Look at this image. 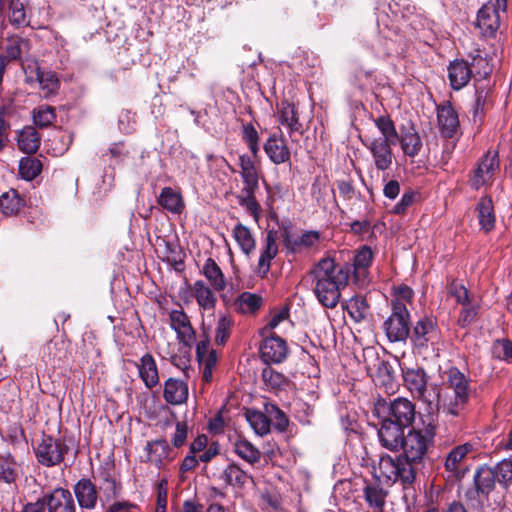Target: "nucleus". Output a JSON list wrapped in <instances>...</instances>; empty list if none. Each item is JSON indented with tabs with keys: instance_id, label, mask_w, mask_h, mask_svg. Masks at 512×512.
<instances>
[{
	"instance_id": "f257e3e1",
	"label": "nucleus",
	"mask_w": 512,
	"mask_h": 512,
	"mask_svg": "<svg viewBox=\"0 0 512 512\" xmlns=\"http://www.w3.org/2000/svg\"><path fill=\"white\" fill-rule=\"evenodd\" d=\"M435 426L421 420L404 434L401 447L403 454L397 456L383 455L374 467L375 477L379 481L393 484L400 481L410 485L416 478V465L425 458L435 436Z\"/></svg>"
},
{
	"instance_id": "f03ea898",
	"label": "nucleus",
	"mask_w": 512,
	"mask_h": 512,
	"mask_svg": "<svg viewBox=\"0 0 512 512\" xmlns=\"http://www.w3.org/2000/svg\"><path fill=\"white\" fill-rule=\"evenodd\" d=\"M313 291L318 301L326 308L337 306L341 290L346 287L349 269L337 265L332 258L321 259L310 272Z\"/></svg>"
},
{
	"instance_id": "7ed1b4c3",
	"label": "nucleus",
	"mask_w": 512,
	"mask_h": 512,
	"mask_svg": "<svg viewBox=\"0 0 512 512\" xmlns=\"http://www.w3.org/2000/svg\"><path fill=\"white\" fill-rule=\"evenodd\" d=\"M373 122L381 136H365L361 138V142L371 153L376 169L386 171L393 164L394 154L392 147L397 142L398 131L392 119L387 115H381L373 119Z\"/></svg>"
},
{
	"instance_id": "20e7f679",
	"label": "nucleus",
	"mask_w": 512,
	"mask_h": 512,
	"mask_svg": "<svg viewBox=\"0 0 512 512\" xmlns=\"http://www.w3.org/2000/svg\"><path fill=\"white\" fill-rule=\"evenodd\" d=\"M445 375L449 393L443 400V411L451 416H459L469 402L470 379L457 367L449 368Z\"/></svg>"
},
{
	"instance_id": "39448f33",
	"label": "nucleus",
	"mask_w": 512,
	"mask_h": 512,
	"mask_svg": "<svg viewBox=\"0 0 512 512\" xmlns=\"http://www.w3.org/2000/svg\"><path fill=\"white\" fill-rule=\"evenodd\" d=\"M402 377L405 387L413 397L428 404L439 400L438 387L428 382L429 378L423 368H402Z\"/></svg>"
},
{
	"instance_id": "423d86ee",
	"label": "nucleus",
	"mask_w": 512,
	"mask_h": 512,
	"mask_svg": "<svg viewBox=\"0 0 512 512\" xmlns=\"http://www.w3.org/2000/svg\"><path fill=\"white\" fill-rule=\"evenodd\" d=\"M392 313L385 320L383 327L391 342L405 341L409 336V312L405 303L392 301Z\"/></svg>"
},
{
	"instance_id": "0eeeda50",
	"label": "nucleus",
	"mask_w": 512,
	"mask_h": 512,
	"mask_svg": "<svg viewBox=\"0 0 512 512\" xmlns=\"http://www.w3.org/2000/svg\"><path fill=\"white\" fill-rule=\"evenodd\" d=\"M37 461L45 467H53L61 464L65 454L68 452V446L58 438L43 435L40 442L34 448Z\"/></svg>"
},
{
	"instance_id": "6e6552de",
	"label": "nucleus",
	"mask_w": 512,
	"mask_h": 512,
	"mask_svg": "<svg viewBox=\"0 0 512 512\" xmlns=\"http://www.w3.org/2000/svg\"><path fill=\"white\" fill-rule=\"evenodd\" d=\"M507 10V0H489L477 13V27L484 36H494L500 27V12Z\"/></svg>"
},
{
	"instance_id": "1a4fd4ad",
	"label": "nucleus",
	"mask_w": 512,
	"mask_h": 512,
	"mask_svg": "<svg viewBox=\"0 0 512 512\" xmlns=\"http://www.w3.org/2000/svg\"><path fill=\"white\" fill-rule=\"evenodd\" d=\"M388 418H392L394 423L399 424L403 428H411L417 423H421L423 420L421 414H419V420L416 421V407L415 404L407 398H396L390 402L388 408Z\"/></svg>"
},
{
	"instance_id": "9d476101",
	"label": "nucleus",
	"mask_w": 512,
	"mask_h": 512,
	"mask_svg": "<svg viewBox=\"0 0 512 512\" xmlns=\"http://www.w3.org/2000/svg\"><path fill=\"white\" fill-rule=\"evenodd\" d=\"M169 322L171 329L177 335L179 343L186 347H192L196 340V334L188 315L182 309L172 310L169 313Z\"/></svg>"
},
{
	"instance_id": "9b49d317",
	"label": "nucleus",
	"mask_w": 512,
	"mask_h": 512,
	"mask_svg": "<svg viewBox=\"0 0 512 512\" xmlns=\"http://www.w3.org/2000/svg\"><path fill=\"white\" fill-rule=\"evenodd\" d=\"M265 336L261 346V358L266 363H281L288 355L286 341L275 334H263Z\"/></svg>"
},
{
	"instance_id": "f8f14e48",
	"label": "nucleus",
	"mask_w": 512,
	"mask_h": 512,
	"mask_svg": "<svg viewBox=\"0 0 512 512\" xmlns=\"http://www.w3.org/2000/svg\"><path fill=\"white\" fill-rule=\"evenodd\" d=\"M498 169L499 161L497 154L488 152L481 158L477 168L474 170L470 178L471 186L475 189H479L487 185L492 181Z\"/></svg>"
},
{
	"instance_id": "ddd939ff",
	"label": "nucleus",
	"mask_w": 512,
	"mask_h": 512,
	"mask_svg": "<svg viewBox=\"0 0 512 512\" xmlns=\"http://www.w3.org/2000/svg\"><path fill=\"white\" fill-rule=\"evenodd\" d=\"M438 329L433 319L420 318L412 331L411 341L419 349L427 348L429 344H434L438 339Z\"/></svg>"
},
{
	"instance_id": "4468645a",
	"label": "nucleus",
	"mask_w": 512,
	"mask_h": 512,
	"mask_svg": "<svg viewBox=\"0 0 512 512\" xmlns=\"http://www.w3.org/2000/svg\"><path fill=\"white\" fill-rule=\"evenodd\" d=\"M404 434V428L394 423L392 418L383 419L378 429L380 444L390 451L400 449Z\"/></svg>"
},
{
	"instance_id": "2eb2a0df",
	"label": "nucleus",
	"mask_w": 512,
	"mask_h": 512,
	"mask_svg": "<svg viewBox=\"0 0 512 512\" xmlns=\"http://www.w3.org/2000/svg\"><path fill=\"white\" fill-rule=\"evenodd\" d=\"M472 451L473 445L471 443H464L454 447L445 458V470L457 479L462 478L466 470V458Z\"/></svg>"
},
{
	"instance_id": "dca6fc26",
	"label": "nucleus",
	"mask_w": 512,
	"mask_h": 512,
	"mask_svg": "<svg viewBox=\"0 0 512 512\" xmlns=\"http://www.w3.org/2000/svg\"><path fill=\"white\" fill-rule=\"evenodd\" d=\"M397 141L404 155L411 158L417 156L423 146L419 133L411 123L400 127Z\"/></svg>"
},
{
	"instance_id": "f3484780",
	"label": "nucleus",
	"mask_w": 512,
	"mask_h": 512,
	"mask_svg": "<svg viewBox=\"0 0 512 512\" xmlns=\"http://www.w3.org/2000/svg\"><path fill=\"white\" fill-rule=\"evenodd\" d=\"M320 242V233L318 231H305L300 236L294 237L288 233L284 236V246L291 253H301L303 251L317 248Z\"/></svg>"
},
{
	"instance_id": "a211bd4d",
	"label": "nucleus",
	"mask_w": 512,
	"mask_h": 512,
	"mask_svg": "<svg viewBox=\"0 0 512 512\" xmlns=\"http://www.w3.org/2000/svg\"><path fill=\"white\" fill-rule=\"evenodd\" d=\"M48 512H76V504L69 490L58 488L46 496Z\"/></svg>"
},
{
	"instance_id": "6ab92c4d",
	"label": "nucleus",
	"mask_w": 512,
	"mask_h": 512,
	"mask_svg": "<svg viewBox=\"0 0 512 512\" xmlns=\"http://www.w3.org/2000/svg\"><path fill=\"white\" fill-rule=\"evenodd\" d=\"M215 290L203 280H197L191 286L192 296L195 298L202 312H213L217 303Z\"/></svg>"
},
{
	"instance_id": "aec40b11",
	"label": "nucleus",
	"mask_w": 512,
	"mask_h": 512,
	"mask_svg": "<svg viewBox=\"0 0 512 512\" xmlns=\"http://www.w3.org/2000/svg\"><path fill=\"white\" fill-rule=\"evenodd\" d=\"M437 121L440 132L444 137L451 138L457 132L459 127L458 114L450 104L438 107Z\"/></svg>"
},
{
	"instance_id": "412c9836",
	"label": "nucleus",
	"mask_w": 512,
	"mask_h": 512,
	"mask_svg": "<svg viewBox=\"0 0 512 512\" xmlns=\"http://www.w3.org/2000/svg\"><path fill=\"white\" fill-rule=\"evenodd\" d=\"M264 150L269 159L275 164L285 163L290 159V151L285 140L276 133L270 135L267 139Z\"/></svg>"
},
{
	"instance_id": "4be33fe9",
	"label": "nucleus",
	"mask_w": 512,
	"mask_h": 512,
	"mask_svg": "<svg viewBox=\"0 0 512 512\" xmlns=\"http://www.w3.org/2000/svg\"><path fill=\"white\" fill-rule=\"evenodd\" d=\"M74 493L81 508L93 509L98 499L96 486L89 479H80L74 486Z\"/></svg>"
},
{
	"instance_id": "5701e85b",
	"label": "nucleus",
	"mask_w": 512,
	"mask_h": 512,
	"mask_svg": "<svg viewBox=\"0 0 512 512\" xmlns=\"http://www.w3.org/2000/svg\"><path fill=\"white\" fill-rule=\"evenodd\" d=\"M163 397L171 405H181L188 398V386L182 380L169 378L164 383Z\"/></svg>"
},
{
	"instance_id": "b1692460",
	"label": "nucleus",
	"mask_w": 512,
	"mask_h": 512,
	"mask_svg": "<svg viewBox=\"0 0 512 512\" xmlns=\"http://www.w3.org/2000/svg\"><path fill=\"white\" fill-rule=\"evenodd\" d=\"M471 69L464 60L451 62L448 67V78L454 90H460L468 84L471 79Z\"/></svg>"
},
{
	"instance_id": "393cba45",
	"label": "nucleus",
	"mask_w": 512,
	"mask_h": 512,
	"mask_svg": "<svg viewBox=\"0 0 512 512\" xmlns=\"http://www.w3.org/2000/svg\"><path fill=\"white\" fill-rule=\"evenodd\" d=\"M139 377L149 389H152L159 383V375L156 362L149 353L143 355L137 364Z\"/></svg>"
},
{
	"instance_id": "a878e982",
	"label": "nucleus",
	"mask_w": 512,
	"mask_h": 512,
	"mask_svg": "<svg viewBox=\"0 0 512 512\" xmlns=\"http://www.w3.org/2000/svg\"><path fill=\"white\" fill-rule=\"evenodd\" d=\"M28 68L31 70V73H35L44 97H49L57 93L59 89V79L54 72L42 70L37 63H34L33 66H29Z\"/></svg>"
},
{
	"instance_id": "bb28decb",
	"label": "nucleus",
	"mask_w": 512,
	"mask_h": 512,
	"mask_svg": "<svg viewBox=\"0 0 512 512\" xmlns=\"http://www.w3.org/2000/svg\"><path fill=\"white\" fill-rule=\"evenodd\" d=\"M277 235L274 231H268L265 239V247L259 257L258 272L266 275L270 270L271 261L278 253V246L276 243Z\"/></svg>"
},
{
	"instance_id": "cd10ccee",
	"label": "nucleus",
	"mask_w": 512,
	"mask_h": 512,
	"mask_svg": "<svg viewBox=\"0 0 512 512\" xmlns=\"http://www.w3.org/2000/svg\"><path fill=\"white\" fill-rule=\"evenodd\" d=\"M201 274L204 275L209 282V287H212L216 292H221L226 288L225 276L221 268L212 258L206 259L202 266Z\"/></svg>"
},
{
	"instance_id": "c85d7f7f",
	"label": "nucleus",
	"mask_w": 512,
	"mask_h": 512,
	"mask_svg": "<svg viewBox=\"0 0 512 512\" xmlns=\"http://www.w3.org/2000/svg\"><path fill=\"white\" fill-rule=\"evenodd\" d=\"M145 451L147 461L160 468L168 458L170 448L166 440H155L147 443Z\"/></svg>"
},
{
	"instance_id": "c756f323",
	"label": "nucleus",
	"mask_w": 512,
	"mask_h": 512,
	"mask_svg": "<svg viewBox=\"0 0 512 512\" xmlns=\"http://www.w3.org/2000/svg\"><path fill=\"white\" fill-rule=\"evenodd\" d=\"M158 203L164 209L175 214H180L184 208V201L181 194L171 187L162 189L158 197Z\"/></svg>"
},
{
	"instance_id": "7c9ffc66",
	"label": "nucleus",
	"mask_w": 512,
	"mask_h": 512,
	"mask_svg": "<svg viewBox=\"0 0 512 512\" xmlns=\"http://www.w3.org/2000/svg\"><path fill=\"white\" fill-rule=\"evenodd\" d=\"M17 142L18 148L22 152L32 154L35 153L40 146V136L34 127L27 126L18 133Z\"/></svg>"
},
{
	"instance_id": "2f4dec72",
	"label": "nucleus",
	"mask_w": 512,
	"mask_h": 512,
	"mask_svg": "<svg viewBox=\"0 0 512 512\" xmlns=\"http://www.w3.org/2000/svg\"><path fill=\"white\" fill-rule=\"evenodd\" d=\"M476 210L478 212V220L481 228L485 232H489L495 225V213L492 200L488 197H483L477 204Z\"/></svg>"
},
{
	"instance_id": "473e14b6",
	"label": "nucleus",
	"mask_w": 512,
	"mask_h": 512,
	"mask_svg": "<svg viewBox=\"0 0 512 512\" xmlns=\"http://www.w3.org/2000/svg\"><path fill=\"white\" fill-rule=\"evenodd\" d=\"M256 191L241 188L236 199L238 204L243 207L255 221H258L261 216V206L255 197Z\"/></svg>"
},
{
	"instance_id": "72a5a7b5",
	"label": "nucleus",
	"mask_w": 512,
	"mask_h": 512,
	"mask_svg": "<svg viewBox=\"0 0 512 512\" xmlns=\"http://www.w3.org/2000/svg\"><path fill=\"white\" fill-rule=\"evenodd\" d=\"M232 235L242 252L249 255L255 249V239L248 227L238 223L232 230Z\"/></svg>"
},
{
	"instance_id": "f704fd0d",
	"label": "nucleus",
	"mask_w": 512,
	"mask_h": 512,
	"mask_svg": "<svg viewBox=\"0 0 512 512\" xmlns=\"http://www.w3.org/2000/svg\"><path fill=\"white\" fill-rule=\"evenodd\" d=\"M474 481L479 492L488 494L493 490L497 477L493 468L482 466L477 470Z\"/></svg>"
},
{
	"instance_id": "c9c22d12",
	"label": "nucleus",
	"mask_w": 512,
	"mask_h": 512,
	"mask_svg": "<svg viewBox=\"0 0 512 512\" xmlns=\"http://www.w3.org/2000/svg\"><path fill=\"white\" fill-rule=\"evenodd\" d=\"M279 121L282 125L289 128L290 132L299 131L301 124L299 123L297 112L292 103L282 101L279 105Z\"/></svg>"
},
{
	"instance_id": "e433bc0d",
	"label": "nucleus",
	"mask_w": 512,
	"mask_h": 512,
	"mask_svg": "<svg viewBox=\"0 0 512 512\" xmlns=\"http://www.w3.org/2000/svg\"><path fill=\"white\" fill-rule=\"evenodd\" d=\"M23 205L24 200L14 189H10L0 195V210L5 215L16 214Z\"/></svg>"
},
{
	"instance_id": "4c0bfd02",
	"label": "nucleus",
	"mask_w": 512,
	"mask_h": 512,
	"mask_svg": "<svg viewBox=\"0 0 512 512\" xmlns=\"http://www.w3.org/2000/svg\"><path fill=\"white\" fill-rule=\"evenodd\" d=\"M221 477L228 485L238 487L245 485L248 480L251 479V477L236 464L228 465Z\"/></svg>"
},
{
	"instance_id": "58836bf2",
	"label": "nucleus",
	"mask_w": 512,
	"mask_h": 512,
	"mask_svg": "<svg viewBox=\"0 0 512 512\" xmlns=\"http://www.w3.org/2000/svg\"><path fill=\"white\" fill-rule=\"evenodd\" d=\"M245 415L256 434L263 436L269 433L270 421L265 414L256 410H247Z\"/></svg>"
},
{
	"instance_id": "ea45409f",
	"label": "nucleus",
	"mask_w": 512,
	"mask_h": 512,
	"mask_svg": "<svg viewBox=\"0 0 512 512\" xmlns=\"http://www.w3.org/2000/svg\"><path fill=\"white\" fill-rule=\"evenodd\" d=\"M235 453L250 464L260 460V451L247 440H238L234 444Z\"/></svg>"
},
{
	"instance_id": "a19ab883",
	"label": "nucleus",
	"mask_w": 512,
	"mask_h": 512,
	"mask_svg": "<svg viewBox=\"0 0 512 512\" xmlns=\"http://www.w3.org/2000/svg\"><path fill=\"white\" fill-rule=\"evenodd\" d=\"M364 496L370 507L380 510L384 503L386 492L376 483H369L364 487Z\"/></svg>"
},
{
	"instance_id": "79ce46f5",
	"label": "nucleus",
	"mask_w": 512,
	"mask_h": 512,
	"mask_svg": "<svg viewBox=\"0 0 512 512\" xmlns=\"http://www.w3.org/2000/svg\"><path fill=\"white\" fill-rule=\"evenodd\" d=\"M42 170V163L39 159L24 157L19 162V174L25 180L35 179Z\"/></svg>"
},
{
	"instance_id": "37998d69",
	"label": "nucleus",
	"mask_w": 512,
	"mask_h": 512,
	"mask_svg": "<svg viewBox=\"0 0 512 512\" xmlns=\"http://www.w3.org/2000/svg\"><path fill=\"white\" fill-rule=\"evenodd\" d=\"M262 303V297L250 292L242 293L236 301V305L242 313H254L260 309Z\"/></svg>"
},
{
	"instance_id": "c03bdc74",
	"label": "nucleus",
	"mask_w": 512,
	"mask_h": 512,
	"mask_svg": "<svg viewBox=\"0 0 512 512\" xmlns=\"http://www.w3.org/2000/svg\"><path fill=\"white\" fill-rule=\"evenodd\" d=\"M345 309L355 322H361L367 314L368 305L363 298L352 297L346 302Z\"/></svg>"
},
{
	"instance_id": "a18cd8bd",
	"label": "nucleus",
	"mask_w": 512,
	"mask_h": 512,
	"mask_svg": "<svg viewBox=\"0 0 512 512\" xmlns=\"http://www.w3.org/2000/svg\"><path fill=\"white\" fill-rule=\"evenodd\" d=\"M289 316L290 310L287 306L272 310L267 325L262 329V334H269L272 330L279 327L281 323L289 324Z\"/></svg>"
},
{
	"instance_id": "49530a36",
	"label": "nucleus",
	"mask_w": 512,
	"mask_h": 512,
	"mask_svg": "<svg viewBox=\"0 0 512 512\" xmlns=\"http://www.w3.org/2000/svg\"><path fill=\"white\" fill-rule=\"evenodd\" d=\"M55 118V110L51 106L42 105L33 110V121L40 128L50 126Z\"/></svg>"
},
{
	"instance_id": "de8ad7c7",
	"label": "nucleus",
	"mask_w": 512,
	"mask_h": 512,
	"mask_svg": "<svg viewBox=\"0 0 512 512\" xmlns=\"http://www.w3.org/2000/svg\"><path fill=\"white\" fill-rule=\"evenodd\" d=\"M233 320L228 315H221L218 319L215 331V343L224 345L230 336Z\"/></svg>"
},
{
	"instance_id": "09e8293b",
	"label": "nucleus",
	"mask_w": 512,
	"mask_h": 512,
	"mask_svg": "<svg viewBox=\"0 0 512 512\" xmlns=\"http://www.w3.org/2000/svg\"><path fill=\"white\" fill-rule=\"evenodd\" d=\"M373 259L372 250L364 246L354 256V270L357 275H363L366 269L371 265Z\"/></svg>"
},
{
	"instance_id": "8fccbe9b",
	"label": "nucleus",
	"mask_w": 512,
	"mask_h": 512,
	"mask_svg": "<svg viewBox=\"0 0 512 512\" xmlns=\"http://www.w3.org/2000/svg\"><path fill=\"white\" fill-rule=\"evenodd\" d=\"M261 377L264 383L273 389H281L285 387L288 382L283 374L275 371L270 366H267L262 370Z\"/></svg>"
},
{
	"instance_id": "3c124183",
	"label": "nucleus",
	"mask_w": 512,
	"mask_h": 512,
	"mask_svg": "<svg viewBox=\"0 0 512 512\" xmlns=\"http://www.w3.org/2000/svg\"><path fill=\"white\" fill-rule=\"evenodd\" d=\"M9 11V19L12 24L16 26H24L28 24L24 5L20 0H10Z\"/></svg>"
},
{
	"instance_id": "603ef678",
	"label": "nucleus",
	"mask_w": 512,
	"mask_h": 512,
	"mask_svg": "<svg viewBox=\"0 0 512 512\" xmlns=\"http://www.w3.org/2000/svg\"><path fill=\"white\" fill-rule=\"evenodd\" d=\"M447 297L455 299V302L461 305H466L469 301H471L465 286L456 281H452L447 286Z\"/></svg>"
},
{
	"instance_id": "864d4df0",
	"label": "nucleus",
	"mask_w": 512,
	"mask_h": 512,
	"mask_svg": "<svg viewBox=\"0 0 512 512\" xmlns=\"http://www.w3.org/2000/svg\"><path fill=\"white\" fill-rule=\"evenodd\" d=\"M28 48L29 43L27 40L19 37H11L8 40L7 54L11 59H18Z\"/></svg>"
},
{
	"instance_id": "5fc2aeb1",
	"label": "nucleus",
	"mask_w": 512,
	"mask_h": 512,
	"mask_svg": "<svg viewBox=\"0 0 512 512\" xmlns=\"http://www.w3.org/2000/svg\"><path fill=\"white\" fill-rule=\"evenodd\" d=\"M242 137L252 154L256 156L259 151V135L252 124L243 126Z\"/></svg>"
},
{
	"instance_id": "6e6d98bb",
	"label": "nucleus",
	"mask_w": 512,
	"mask_h": 512,
	"mask_svg": "<svg viewBox=\"0 0 512 512\" xmlns=\"http://www.w3.org/2000/svg\"><path fill=\"white\" fill-rule=\"evenodd\" d=\"M497 481L507 484L512 481V460H503L493 468Z\"/></svg>"
},
{
	"instance_id": "4d7b16f0",
	"label": "nucleus",
	"mask_w": 512,
	"mask_h": 512,
	"mask_svg": "<svg viewBox=\"0 0 512 512\" xmlns=\"http://www.w3.org/2000/svg\"><path fill=\"white\" fill-rule=\"evenodd\" d=\"M494 354L503 360L512 361V342L507 339L496 341L494 344Z\"/></svg>"
},
{
	"instance_id": "13d9d810",
	"label": "nucleus",
	"mask_w": 512,
	"mask_h": 512,
	"mask_svg": "<svg viewBox=\"0 0 512 512\" xmlns=\"http://www.w3.org/2000/svg\"><path fill=\"white\" fill-rule=\"evenodd\" d=\"M463 309L459 314L458 323L460 326L465 327L472 323L477 315V306L469 301L466 305H462Z\"/></svg>"
},
{
	"instance_id": "bf43d9fd",
	"label": "nucleus",
	"mask_w": 512,
	"mask_h": 512,
	"mask_svg": "<svg viewBox=\"0 0 512 512\" xmlns=\"http://www.w3.org/2000/svg\"><path fill=\"white\" fill-rule=\"evenodd\" d=\"M188 426L186 422H177L175 432L171 438L172 444L179 448L184 445L187 439Z\"/></svg>"
},
{
	"instance_id": "052dcab7",
	"label": "nucleus",
	"mask_w": 512,
	"mask_h": 512,
	"mask_svg": "<svg viewBox=\"0 0 512 512\" xmlns=\"http://www.w3.org/2000/svg\"><path fill=\"white\" fill-rule=\"evenodd\" d=\"M157 506L155 512H166L167 506V482L165 480L158 484Z\"/></svg>"
},
{
	"instance_id": "680f3d73",
	"label": "nucleus",
	"mask_w": 512,
	"mask_h": 512,
	"mask_svg": "<svg viewBox=\"0 0 512 512\" xmlns=\"http://www.w3.org/2000/svg\"><path fill=\"white\" fill-rule=\"evenodd\" d=\"M414 199H415V193L413 191L405 192L402 195L400 202L394 206V209H393L394 213L395 214H403L407 210V208L412 205V203L414 202Z\"/></svg>"
},
{
	"instance_id": "e2e57ef3",
	"label": "nucleus",
	"mask_w": 512,
	"mask_h": 512,
	"mask_svg": "<svg viewBox=\"0 0 512 512\" xmlns=\"http://www.w3.org/2000/svg\"><path fill=\"white\" fill-rule=\"evenodd\" d=\"M487 92L484 90L476 91L475 104L473 107L474 117H480L484 112V107L486 104Z\"/></svg>"
},
{
	"instance_id": "0e129e2a",
	"label": "nucleus",
	"mask_w": 512,
	"mask_h": 512,
	"mask_svg": "<svg viewBox=\"0 0 512 512\" xmlns=\"http://www.w3.org/2000/svg\"><path fill=\"white\" fill-rule=\"evenodd\" d=\"M217 454H219V444L217 442H212L199 454L198 460L202 462H209Z\"/></svg>"
},
{
	"instance_id": "69168bd1",
	"label": "nucleus",
	"mask_w": 512,
	"mask_h": 512,
	"mask_svg": "<svg viewBox=\"0 0 512 512\" xmlns=\"http://www.w3.org/2000/svg\"><path fill=\"white\" fill-rule=\"evenodd\" d=\"M16 478L14 469L5 463H0V482L12 483Z\"/></svg>"
},
{
	"instance_id": "338daca9",
	"label": "nucleus",
	"mask_w": 512,
	"mask_h": 512,
	"mask_svg": "<svg viewBox=\"0 0 512 512\" xmlns=\"http://www.w3.org/2000/svg\"><path fill=\"white\" fill-rule=\"evenodd\" d=\"M208 446V438L205 435H199L190 445V453H201Z\"/></svg>"
},
{
	"instance_id": "774afa93",
	"label": "nucleus",
	"mask_w": 512,
	"mask_h": 512,
	"mask_svg": "<svg viewBox=\"0 0 512 512\" xmlns=\"http://www.w3.org/2000/svg\"><path fill=\"white\" fill-rule=\"evenodd\" d=\"M413 290L408 286H400L395 291V299L393 301L399 300L404 303V301H411L413 298Z\"/></svg>"
}]
</instances>
